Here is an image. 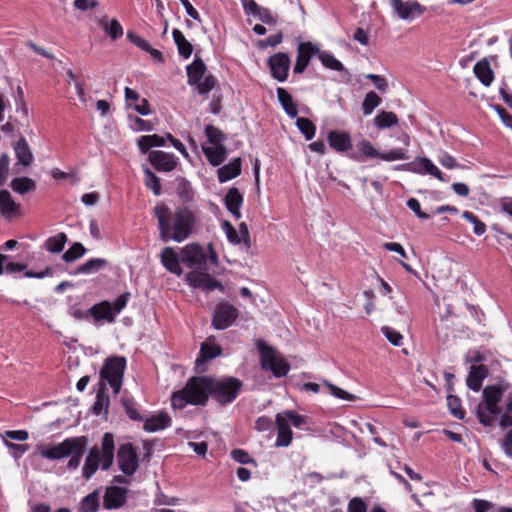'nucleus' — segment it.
Instances as JSON below:
<instances>
[{"mask_svg":"<svg viewBox=\"0 0 512 512\" xmlns=\"http://www.w3.org/2000/svg\"><path fill=\"white\" fill-rule=\"evenodd\" d=\"M158 222L159 238L163 242L182 243L196 231L199 213L189 206H179L173 211L164 203L153 208Z\"/></svg>","mask_w":512,"mask_h":512,"instance_id":"1","label":"nucleus"},{"mask_svg":"<svg viewBox=\"0 0 512 512\" xmlns=\"http://www.w3.org/2000/svg\"><path fill=\"white\" fill-rule=\"evenodd\" d=\"M88 440L85 436L69 437L56 445H37L36 451L44 459L55 461L70 457L67 468L76 470L84 455Z\"/></svg>","mask_w":512,"mask_h":512,"instance_id":"2","label":"nucleus"},{"mask_svg":"<svg viewBox=\"0 0 512 512\" xmlns=\"http://www.w3.org/2000/svg\"><path fill=\"white\" fill-rule=\"evenodd\" d=\"M209 396V376L192 377L181 390L172 393L171 405L174 409H183L188 404L204 406Z\"/></svg>","mask_w":512,"mask_h":512,"instance_id":"3","label":"nucleus"},{"mask_svg":"<svg viewBox=\"0 0 512 512\" xmlns=\"http://www.w3.org/2000/svg\"><path fill=\"white\" fill-rule=\"evenodd\" d=\"M114 436L111 433H105L102 437L101 447L94 445L86 459L82 468V475L85 479H90L99 467L108 470L114 461Z\"/></svg>","mask_w":512,"mask_h":512,"instance_id":"4","label":"nucleus"},{"mask_svg":"<svg viewBox=\"0 0 512 512\" xmlns=\"http://www.w3.org/2000/svg\"><path fill=\"white\" fill-rule=\"evenodd\" d=\"M506 388L501 385H489L482 391V402L477 406L476 414L479 422L484 426H491L494 416L501 413L498 404L501 402Z\"/></svg>","mask_w":512,"mask_h":512,"instance_id":"5","label":"nucleus"},{"mask_svg":"<svg viewBox=\"0 0 512 512\" xmlns=\"http://www.w3.org/2000/svg\"><path fill=\"white\" fill-rule=\"evenodd\" d=\"M242 388V382L234 377H209L210 396L220 405L232 403Z\"/></svg>","mask_w":512,"mask_h":512,"instance_id":"6","label":"nucleus"},{"mask_svg":"<svg viewBox=\"0 0 512 512\" xmlns=\"http://www.w3.org/2000/svg\"><path fill=\"white\" fill-rule=\"evenodd\" d=\"M257 349L260 354L261 368L270 371L277 378L285 376L290 366L287 361L271 346L263 340L257 342Z\"/></svg>","mask_w":512,"mask_h":512,"instance_id":"7","label":"nucleus"},{"mask_svg":"<svg viewBox=\"0 0 512 512\" xmlns=\"http://www.w3.org/2000/svg\"><path fill=\"white\" fill-rule=\"evenodd\" d=\"M129 298L130 293L125 292L119 295L113 303L104 300L93 305L88 310V313L93 317L95 321H106L108 323H113L115 321V316L126 307Z\"/></svg>","mask_w":512,"mask_h":512,"instance_id":"8","label":"nucleus"},{"mask_svg":"<svg viewBox=\"0 0 512 512\" xmlns=\"http://www.w3.org/2000/svg\"><path fill=\"white\" fill-rule=\"evenodd\" d=\"M126 368V359L122 356H112L106 359L100 370L101 380L108 382L115 394H118Z\"/></svg>","mask_w":512,"mask_h":512,"instance_id":"9","label":"nucleus"},{"mask_svg":"<svg viewBox=\"0 0 512 512\" xmlns=\"http://www.w3.org/2000/svg\"><path fill=\"white\" fill-rule=\"evenodd\" d=\"M117 461L120 470L126 476H132L139 467L138 455L131 443L120 445L117 452Z\"/></svg>","mask_w":512,"mask_h":512,"instance_id":"10","label":"nucleus"},{"mask_svg":"<svg viewBox=\"0 0 512 512\" xmlns=\"http://www.w3.org/2000/svg\"><path fill=\"white\" fill-rule=\"evenodd\" d=\"M394 13L403 20H412L420 17L426 11V7L416 0H389Z\"/></svg>","mask_w":512,"mask_h":512,"instance_id":"11","label":"nucleus"},{"mask_svg":"<svg viewBox=\"0 0 512 512\" xmlns=\"http://www.w3.org/2000/svg\"><path fill=\"white\" fill-rule=\"evenodd\" d=\"M358 147L361 154L365 157L380 158L384 161L407 160L409 158L407 150L403 148H397L386 153H381L374 148L371 142L367 140H362Z\"/></svg>","mask_w":512,"mask_h":512,"instance_id":"12","label":"nucleus"},{"mask_svg":"<svg viewBox=\"0 0 512 512\" xmlns=\"http://www.w3.org/2000/svg\"><path fill=\"white\" fill-rule=\"evenodd\" d=\"M238 317V310L227 302L217 305L213 319L212 326L218 330H224L230 327Z\"/></svg>","mask_w":512,"mask_h":512,"instance_id":"13","label":"nucleus"},{"mask_svg":"<svg viewBox=\"0 0 512 512\" xmlns=\"http://www.w3.org/2000/svg\"><path fill=\"white\" fill-rule=\"evenodd\" d=\"M186 281L189 286L193 288L202 289L206 292H211L215 289L224 291V287L218 280L214 279L206 272L192 271L186 275Z\"/></svg>","mask_w":512,"mask_h":512,"instance_id":"14","label":"nucleus"},{"mask_svg":"<svg viewBox=\"0 0 512 512\" xmlns=\"http://www.w3.org/2000/svg\"><path fill=\"white\" fill-rule=\"evenodd\" d=\"M148 158L151 165L159 172H171L178 164V158L174 154L161 150L150 151Z\"/></svg>","mask_w":512,"mask_h":512,"instance_id":"15","label":"nucleus"},{"mask_svg":"<svg viewBox=\"0 0 512 512\" xmlns=\"http://www.w3.org/2000/svg\"><path fill=\"white\" fill-rule=\"evenodd\" d=\"M181 261L190 269H195L206 262L202 247L191 243L181 249Z\"/></svg>","mask_w":512,"mask_h":512,"instance_id":"16","label":"nucleus"},{"mask_svg":"<svg viewBox=\"0 0 512 512\" xmlns=\"http://www.w3.org/2000/svg\"><path fill=\"white\" fill-rule=\"evenodd\" d=\"M268 66L273 78L283 82L288 77L290 58L286 53H277L268 59Z\"/></svg>","mask_w":512,"mask_h":512,"instance_id":"17","label":"nucleus"},{"mask_svg":"<svg viewBox=\"0 0 512 512\" xmlns=\"http://www.w3.org/2000/svg\"><path fill=\"white\" fill-rule=\"evenodd\" d=\"M128 489L119 486H109L105 490L103 506L107 510L119 509L127 500Z\"/></svg>","mask_w":512,"mask_h":512,"instance_id":"18","label":"nucleus"},{"mask_svg":"<svg viewBox=\"0 0 512 512\" xmlns=\"http://www.w3.org/2000/svg\"><path fill=\"white\" fill-rule=\"evenodd\" d=\"M319 52L317 45L311 42H300L297 48V59L294 65V73H302L305 71L313 55Z\"/></svg>","mask_w":512,"mask_h":512,"instance_id":"19","label":"nucleus"},{"mask_svg":"<svg viewBox=\"0 0 512 512\" xmlns=\"http://www.w3.org/2000/svg\"><path fill=\"white\" fill-rule=\"evenodd\" d=\"M16 163L15 166L29 167L34 161V155L32 149L24 136H20L19 139L12 145Z\"/></svg>","mask_w":512,"mask_h":512,"instance_id":"20","label":"nucleus"},{"mask_svg":"<svg viewBox=\"0 0 512 512\" xmlns=\"http://www.w3.org/2000/svg\"><path fill=\"white\" fill-rule=\"evenodd\" d=\"M0 215L5 219L17 218L21 215V205L16 203L8 190H0Z\"/></svg>","mask_w":512,"mask_h":512,"instance_id":"21","label":"nucleus"},{"mask_svg":"<svg viewBox=\"0 0 512 512\" xmlns=\"http://www.w3.org/2000/svg\"><path fill=\"white\" fill-rule=\"evenodd\" d=\"M160 262L172 274L181 276L183 269L180 265L179 255L172 247H165L160 254Z\"/></svg>","mask_w":512,"mask_h":512,"instance_id":"22","label":"nucleus"},{"mask_svg":"<svg viewBox=\"0 0 512 512\" xmlns=\"http://www.w3.org/2000/svg\"><path fill=\"white\" fill-rule=\"evenodd\" d=\"M222 354V348L217 344L214 337H208L200 347V355L196 359V365L205 364L208 360L214 359Z\"/></svg>","mask_w":512,"mask_h":512,"instance_id":"23","label":"nucleus"},{"mask_svg":"<svg viewBox=\"0 0 512 512\" xmlns=\"http://www.w3.org/2000/svg\"><path fill=\"white\" fill-rule=\"evenodd\" d=\"M327 141L335 151L344 153L352 149L351 137L348 132L333 130L329 132Z\"/></svg>","mask_w":512,"mask_h":512,"instance_id":"24","label":"nucleus"},{"mask_svg":"<svg viewBox=\"0 0 512 512\" xmlns=\"http://www.w3.org/2000/svg\"><path fill=\"white\" fill-rule=\"evenodd\" d=\"M224 204L226 209L236 218H241L240 208L243 204V195L240 193L238 188L232 187L230 188L225 197Z\"/></svg>","mask_w":512,"mask_h":512,"instance_id":"25","label":"nucleus"},{"mask_svg":"<svg viewBox=\"0 0 512 512\" xmlns=\"http://www.w3.org/2000/svg\"><path fill=\"white\" fill-rule=\"evenodd\" d=\"M276 425H277V439L276 446L277 447H287L292 442V431L290 429V425L287 422V418L281 414L276 415Z\"/></svg>","mask_w":512,"mask_h":512,"instance_id":"26","label":"nucleus"},{"mask_svg":"<svg viewBox=\"0 0 512 512\" xmlns=\"http://www.w3.org/2000/svg\"><path fill=\"white\" fill-rule=\"evenodd\" d=\"M241 158H235L217 170L218 181L225 183L241 174Z\"/></svg>","mask_w":512,"mask_h":512,"instance_id":"27","label":"nucleus"},{"mask_svg":"<svg viewBox=\"0 0 512 512\" xmlns=\"http://www.w3.org/2000/svg\"><path fill=\"white\" fill-rule=\"evenodd\" d=\"M171 417L166 412L147 418L144 422V430L148 432H156L163 430L171 425Z\"/></svg>","mask_w":512,"mask_h":512,"instance_id":"28","label":"nucleus"},{"mask_svg":"<svg viewBox=\"0 0 512 512\" xmlns=\"http://www.w3.org/2000/svg\"><path fill=\"white\" fill-rule=\"evenodd\" d=\"M475 76L484 86H490L494 80V73L487 58L478 61L473 68Z\"/></svg>","mask_w":512,"mask_h":512,"instance_id":"29","label":"nucleus"},{"mask_svg":"<svg viewBox=\"0 0 512 512\" xmlns=\"http://www.w3.org/2000/svg\"><path fill=\"white\" fill-rule=\"evenodd\" d=\"M98 25L112 40H117L123 36V27L115 18L109 20L105 15L98 20Z\"/></svg>","mask_w":512,"mask_h":512,"instance_id":"30","label":"nucleus"},{"mask_svg":"<svg viewBox=\"0 0 512 512\" xmlns=\"http://www.w3.org/2000/svg\"><path fill=\"white\" fill-rule=\"evenodd\" d=\"M188 84L195 86L203 79L206 72V65L201 58L196 57L194 61L186 67Z\"/></svg>","mask_w":512,"mask_h":512,"instance_id":"31","label":"nucleus"},{"mask_svg":"<svg viewBox=\"0 0 512 512\" xmlns=\"http://www.w3.org/2000/svg\"><path fill=\"white\" fill-rule=\"evenodd\" d=\"M488 374V369L484 365L472 366L471 371L467 377V386L477 392L482 386L484 378Z\"/></svg>","mask_w":512,"mask_h":512,"instance_id":"32","label":"nucleus"},{"mask_svg":"<svg viewBox=\"0 0 512 512\" xmlns=\"http://www.w3.org/2000/svg\"><path fill=\"white\" fill-rule=\"evenodd\" d=\"M203 153L212 166H219L226 158L227 149L224 145L203 146Z\"/></svg>","mask_w":512,"mask_h":512,"instance_id":"33","label":"nucleus"},{"mask_svg":"<svg viewBox=\"0 0 512 512\" xmlns=\"http://www.w3.org/2000/svg\"><path fill=\"white\" fill-rule=\"evenodd\" d=\"M277 97L286 114L291 118H296L298 115L297 105L287 90L282 87L277 88Z\"/></svg>","mask_w":512,"mask_h":512,"instance_id":"34","label":"nucleus"},{"mask_svg":"<svg viewBox=\"0 0 512 512\" xmlns=\"http://www.w3.org/2000/svg\"><path fill=\"white\" fill-rule=\"evenodd\" d=\"M109 407V396L105 388V384L102 385L97 391L96 400L92 406V412L95 415H107Z\"/></svg>","mask_w":512,"mask_h":512,"instance_id":"35","label":"nucleus"},{"mask_svg":"<svg viewBox=\"0 0 512 512\" xmlns=\"http://www.w3.org/2000/svg\"><path fill=\"white\" fill-rule=\"evenodd\" d=\"M172 36L179 55L188 59L193 52L192 44L185 38L184 34L179 29H173Z\"/></svg>","mask_w":512,"mask_h":512,"instance_id":"36","label":"nucleus"},{"mask_svg":"<svg viewBox=\"0 0 512 512\" xmlns=\"http://www.w3.org/2000/svg\"><path fill=\"white\" fill-rule=\"evenodd\" d=\"M137 145L141 153L146 154L152 147H161L165 145V138L157 135H144L137 140Z\"/></svg>","mask_w":512,"mask_h":512,"instance_id":"37","label":"nucleus"},{"mask_svg":"<svg viewBox=\"0 0 512 512\" xmlns=\"http://www.w3.org/2000/svg\"><path fill=\"white\" fill-rule=\"evenodd\" d=\"M10 187L14 192L24 195L36 189V182L29 177H16L10 182Z\"/></svg>","mask_w":512,"mask_h":512,"instance_id":"38","label":"nucleus"},{"mask_svg":"<svg viewBox=\"0 0 512 512\" xmlns=\"http://www.w3.org/2000/svg\"><path fill=\"white\" fill-rule=\"evenodd\" d=\"M100 507V492L98 489L85 496L79 506V512H97Z\"/></svg>","mask_w":512,"mask_h":512,"instance_id":"39","label":"nucleus"},{"mask_svg":"<svg viewBox=\"0 0 512 512\" xmlns=\"http://www.w3.org/2000/svg\"><path fill=\"white\" fill-rule=\"evenodd\" d=\"M397 123L398 117L391 111H381L374 118V125L380 130L390 128Z\"/></svg>","mask_w":512,"mask_h":512,"instance_id":"40","label":"nucleus"},{"mask_svg":"<svg viewBox=\"0 0 512 512\" xmlns=\"http://www.w3.org/2000/svg\"><path fill=\"white\" fill-rule=\"evenodd\" d=\"M108 265L106 259L103 258H92L86 261L84 264L77 268L78 274H92L96 273Z\"/></svg>","mask_w":512,"mask_h":512,"instance_id":"41","label":"nucleus"},{"mask_svg":"<svg viewBox=\"0 0 512 512\" xmlns=\"http://www.w3.org/2000/svg\"><path fill=\"white\" fill-rule=\"evenodd\" d=\"M67 242V235L63 232L56 234L55 236L49 237L45 243L44 247L47 251L51 253H59L63 250L65 244Z\"/></svg>","mask_w":512,"mask_h":512,"instance_id":"42","label":"nucleus"},{"mask_svg":"<svg viewBox=\"0 0 512 512\" xmlns=\"http://www.w3.org/2000/svg\"><path fill=\"white\" fill-rule=\"evenodd\" d=\"M430 163L431 160L427 157H417L414 161L405 163L401 167L403 170L425 175V171Z\"/></svg>","mask_w":512,"mask_h":512,"instance_id":"43","label":"nucleus"},{"mask_svg":"<svg viewBox=\"0 0 512 512\" xmlns=\"http://www.w3.org/2000/svg\"><path fill=\"white\" fill-rule=\"evenodd\" d=\"M382 102V99L374 91H370L365 95L362 102V111L365 116L371 115L375 108H377Z\"/></svg>","mask_w":512,"mask_h":512,"instance_id":"44","label":"nucleus"},{"mask_svg":"<svg viewBox=\"0 0 512 512\" xmlns=\"http://www.w3.org/2000/svg\"><path fill=\"white\" fill-rule=\"evenodd\" d=\"M296 126L299 131L304 135L306 140H311L316 133V125L308 118L298 117Z\"/></svg>","mask_w":512,"mask_h":512,"instance_id":"45","label":"nucleus"},{"mask_svg":"<svg viewBox=\"0 0 512 512\" xmlns=\"http://www.w3.org/2000/svg\"><path fill=\"white\" fill-rule=\"evenodd\" d=\"M86 253V248L79 242H75L70 248L62 255V259L66 263H71L81 258Z\"/></svg>","mask_w":512,"mask_h":512,"instance_id":"46","label":"nucleus"},{"mask_svg":"<svg viewBox=\"0 0 512 512\" xmlns=\"http://www.w3.org/2000/svg\"><path fill=\"white\" fill-rule=\"evenodd\" d=\"M447 406L451 412V414L457 419H464L465 410L461 406V400L459 397L449 394L447 396Z\"/></svg>","mask_w":512,"mask_h":512,"instance_id":"47","label":"nucleus"},{"mask_svg":"<svg viewBox=\"0 0 512 512\" xmlns=\"http://www.w3.org/2000/svg\"><path fill=\"white\" fill-rule=\"evenodd\" d=\"M145 185L154 195H160L162 192L160 179L150 169H144Z\"/></svg>","mask_w":512,"mask_h":512,"instance_id":"48","label":"nucleus"},{"mask_svg":"<svg viewBox=\"0 0 512 512\" xmlns=\"http://www.w3.org/2000/svg\"><path fill=\"white\" fill-rule=\"evenodd\" d=\"M218 80L213 75H207L203 77L198 83H196V90L200 95H207L217 85Z\"/></svg>","mask_w":512,"mask_h":512,"instance_id":"49","label":"nucleus"},{"mask_svg":"<svg viewBox=\"0 0 512 512\" xmlns=\"http://www.w3.org/2000/svg\"><path fill=\"white\" fill-rule=\"evenodd\" d=\"M322 385H324L328 389L329 393L336 398L347 401H354L357 398L355 395L333 385L332 383L326 380H322Z\"/></svg>","mask_w":512,"mask_h":512,"instance_id":"50","label":"nucleus"},{"mask_svg":"<svg viewBox=\"0 0 512 512\" xmlns=\"http://www.w3.org/2000/svg\"><path fill=\"white\" fill-rule=\"evenodd\" d=\"M462 217L473 224V232L481 236L486 232V225L484 222H482L473 212L470 211H464L462 213Z\"/></svg>","mask_w":512,"mask_h":512,"instance_id":"51","label":"nucleus"},{"mask_svg":"<svg viewBox=\"0 0 512 512\" xmlns=\"http://www.w3.org/2000/svg\"><path fill=\"white\" fill-rule=\"evenodd\" d=\"M205 134L208 138V141L213 145V146H216V145H223L222 142L225 140V135L223 134V132L213 126V125H207L205 127Z\"/></svg>","mask_w":512,"mask_h":512,"instance_id":"52","label":"nucleus"},{"mask_svg":"<svg viewBox=\"0 0 512 512\" xmlns=\"http://www.w3.org/2000/svg\"><path fill=\"white\" fill-rule=\"evenodd\" d=\"M322 65L335 71H345L344 65L331 53L322 51Z\"/></svg>","mask_w":512,"mask_h":512,"instance_id":"53","label":"nucleus"},{"mask_svg":"<svg viewBox=\"0 0 512 512\" xmlns=\"http://www.w3.org/2000/svg\"><path fill=\"white\" fill-rule=\"evenodd\" d=\"M222 229L224 230L226 237L230 243L240 244L243 242V239L230 222L224 221L222 223Z\"/></svg>","mask_w":512,"mask_h":512,"instance_id":"54","label":"nucleus"},{"mask_svg":"<svg viewBox=\"0 0 512 512\" xmlns=\"http://www.w3.org/2000/svg\"><path fill=\"white\" fill-rule=\"evenodd\" d=\"M122 404L125 408V412L131 420L134 421H143V417L139 414L136 409V405L134 401L130 398H123Z\"/></svg>","mask_w":512,"mask_h":512,"instance_id":"55","label":"nucleus"},{"mask_svg":"<svg viewBox=\"0 0 512 512\" xmlns=\"http://www.w3.org/2000/svg\"><path fill=\"white\" fill-rule=\"evenodd\" d=\"M130 121H131L130 127L134 131H137V132L152 131L154 129V125L150 121L144 120L140 117L135 116L133 118H130Z\"/></svg>","mask_w":512,"mask_h":512,"instance_id":"56","label":"nucleus"},{"mask_svg":"<svg viewBox=\"0 0 512 512\" xmlns=\"http://www.w3.org/2000/svg\"><path fill=\"white\" fill-rule=\"evenodd\" d=\"M231 458L241 464H253L256 466V461L250 457L248 452L242 449H234L231 451Z\"/></svg>","mask_w":512,"mask_h":512,"instance_id":"57","label":"nucleus"},{"mask_svg":"<svg viewBox=\"0 0 512 512\" xmlns=\"http://www.w3.org/2000/svg\"><path fill=\"white\" fill-rule=\"evenodd\" d=\"M16 109L17 111H21L24 117H28L29 109L25 101L24 91L21 86H17L16 88Z\"/></svg>","mask_w":512,"mask_h":512,"instance_id":"58","label":"nucleus"},{"mask_svg":"<svg viewBox=\"0 0 512 512\" xmlns=\"http://www.w3.org/2000/svg\"><path fill=\"white\" fill-rule=\"evenodd\" d=\"M4 445L9 449L15 459L20 458L29 449L27 444H16L6 439H4Z\"/></svg>","mask_w":512,"mask_h":512,"instance_id":"59","label":"nucleus"},{"mask_svg":"<svg viewBox=\"0 0 512 512\" xmlns=\"http://www.w3.org/2000/svg\"><path fill=\"white\" fill-rule=\"evenodd\" d=\"M381 331L391 344L395 346L401 345L403 336L398 331L389 326L382 327Z\"/></svg>","mask_w":512,"mask_h":512,"instance_id":"60","label":"nucleus"},{"mask_svg":"<svg viewBox=\"0 0 512 512\" xmlns=\"http://www.w3.org/2000/svg\"><path fill=\"white\" fill-rule=\"evenodd\" d=\"M10 157L8 153L0 155V186H2L9 175Z\"/></svg>","mask_w":512,"mask_h":512,"instance_id":"61","label":"nucleus"},{"mask_svg":"<svg viewBox=\"0 0 512 512\" xmlns=\"http://www.w3.org/2000/svg\"><path fill=\"white\" fill-rule=\"evenodd\" d=\"M127 38L128 40L133 43L135 46L140 48L141 50L145 51L150 49V44L148 41H146L144 38H142L140 35L136 34L133 31L127 32Z\"/></svg>","mask_w":512,"mask_h":512,"instance_id":"62","label":"nucleus"},{"mask_svg":"<svg viewBox=\"0 0 512 512\" xmlns=\"http://www.w3.org/2000/svg\"><path fill=\"white\" fill-rule=\"evenodd\" d=\"M280 414L287 418L289 425L292 424L296 428H300L305 423L304 417L295 411L288 410Z\"/></svg>","mask_w":512,"mask_h":512,"instance_id":"63","label":"nucleus"},{"mask_svg":"<svg viewBox=\"0 0 512 512\" xmlns=\"http://www.w3.org/2000/svg\"><path fill=\"white\" fill-rule=\"evenodd\" d=\"M347 512H367V504L360 497H354L349 501Z\"/></svg>","mask_w":512,"mask_h":512,"instance_id":"64","label":"nucleus"}]
</instances>
